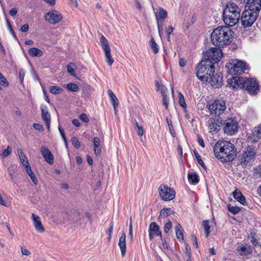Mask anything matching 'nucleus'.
<instances>
[{"label":"nucleus","mask_w":261,"mask_h":261,"mask_svg":"<svg viewBox=\"0 0 261 261\" xmlns=\"http://www.w3.org/2000/svg\"><path fill=\"white\" fill-rule=\"evenodd\" d=\"M215 157L223 163L232 161L237 155L235 146L229 141H218L213 147Z\"/></svg>","instance_id":"obj_1"},{"label":"nucleus","mask_w":261,"mask_h":261,"mask_svg":"<svg viewBox=\"0 0 261 261\" xmlns=\"http://www.w3.org/2000/svg\"><path fill=\"white\" fill-rule=\"evenodd\" d=\"M258 15L249 10H244L240 17L241 24L244 28L251 27L256 20Z\"/></svg>","instance_id":"obj_9"},{"label":"nucleus","mask_w":261,"mask_h":261,"mask_svg":"<svg viewBox=\"0 0 261 261\" xmlns=\"http://www.w3.org/2000/svg\"><path fill=\"white\" fill-rule=\"evenodd\" d=\"M74 67H75V65L72 62H70L67 67L68 72L73 76L75 75L74 69Z\"/></svg>","instance_id":"obj_43"},{"label":"nucleus","mask_w":261,"mask_h":261,"mask_svg":"<svg viewBox=\"0 0 261 261\" xmlns=\"http://www.w3.org/2000/svg\"><path fill=\"white\" fill-rule=\"evenodd\" d=\"M25 171L28 173V175L30 176V178L33 182V183L37 185H38V181L37 179V177L36 175H35L34 173L33 172V171L31 169V167L30 166H28L25 168Z\"/></svg>","instance_id":"obj_28"},{"label":"nucleus","mask_w":261,"mask_h":261,"mask_svg":"<svg viewBox=\"0 0 261 261\" xmlns=\"http://www.w3.org/2000/svg\"><path fill=\"white\" fill-rule=\"evenodd\" d=\"M28 52L30 55L32 57H40L43 55V51L36 47H32L30 48Z\"/></svg>","instance_id":"obj_30"},{"label":"nucleus","mask_w":261,"mask_h":261,"mask_svg":"<svg viewBox=\"0 0 261 261\" xmlns=\"http://www.w3.org/2000/svg\"><path fill=\"white\" fill-rule=\"evenodd\" d=\"M188 178L193 185H196L199 182L198 176L196 173H189L188 175Z\"/></svg>","instance_id":"obj_32"},{"label":"nucleus","mask_w":261,"mask_h":261,"mask_svg":"<svg viewBox=\"0 0 261 261\" xmlns=\"http://www.w3.org/2000/svg\"><path fill=\"white\" fill-rule=\"evenodd\" d=\"M194 153L196 157V160L197 162L201 165V166L203 168H206V166L203 161V160L201 159L200 155L198 153V152L196 150H194Z\"/></svg>","instance_id":"obj_35"},{"label":"nucleus","mask_w":261,"mask_h":261,"mask_svg":"<svg viewBox=\"0 0 261 261\" xmlns=\"http://www.w3.org/2000/svg\"><path fill=\"white\" fill-rule=\"evenodd\" d=\"M12 151V149L10 146H8L7 149H5L2 153V156L3 157H7L10 154Z\"/></svg>","instance_id":"obj_49"},{"label":"nucleus","mask_w":261,"mask_h":261,"mask_svg":"<svg viewBox=\"0 0 261 261\" xmlns=\"http://www.w3.org/2000/svg\"><path fill=\"white\" fill-rule=\"evenodd\" d=\"M238 250L241 255L247 256L252 254V247L250 245L245 244L238 247Z\"/></svg>","instance_id":"obj_23"},{"label":"nucleus","mask_w":261,"mask_h":261,"mask_svg":"<svg viewBox=\"0 0 261 261\" xmlns=\"http://www.w3.org/2000/svg\"><path fill=\"white\" fill-rule=\"evenodd\" d=\"M233 34V32L228 26L219 27L211 33L212 42L216 46L224 47L232 41Z\"/></svg>","instance_id":"obj_2"},{"label":"nucleus","mask_w":261,"mask_h":261,"mask_svg":"<svg viewBox=\"0 0 261 261\" xmlns=\"http://www.w3.org/2000/svg\"><path fill=\"white\" fill-rule=\"evenodd\" d=\"M93 145L94 147H97V146H100V142L99 138L95 137L93 139Z\"/></svg>","instance_id":"obj_60"},{"label":"nucleus","mask_w":261,"mask_h":261,"mask_svg":"<svg viewBox=\"0 0 261 261\" xmlns=\"http://www.w3.org/2000/svg\"><path fill=\"white\" fill-rule=\"evenodd\" d=\"M40 150L45 161L50 164H52L54 163V156L48 148L45 147H41Z\"/></svg>","instance_id":"obj_20"},{"label":"nucleus","mask_w":261,"mask_h":261,"mask_svg":"<svg viewBox=\"0 0 261 261\" xmlns=\"http://www.w3.org/2000/svg\"><path fill=\"white\" fill-rule=\"evenodd\" d=\"M174 28L172 26H169L168 28H166L165 32L167 35V40L170 41V35L172 33Z\"/></svg>","instance_id":"obj_51"},{"label":"nucleus","mask_w":261,"mask_h":261,"mask_svg":"<svg viewBox=\"0 0 261 261\" xmlns=\"http://www.w3.org/2000/svg\"><path fill=\"white\" fill-rule=\"evenodd\" d=\"M79 118L81 120L85 123H88L89 121V119L88 117L85 113L81 114L79 116Z\"/></svg>","instance_id":"obj_52"},{"label":"nucleus","mask_w":261,"mask_h":261,"mask_svg":"<svg viewBox=\"0 0 261 261\" xmlns=\"http://www.w3.org/2000/svg\"><path fill=\"white\" fill-rule=\"evenodd\" d=\"M94 150L96 155H98L101 154V149L100 146H97V147H94Z\"/></svg>","instance_id":"obj_63"},{"label":"nucleus","mask_w":261,"mask_h":261,"mask_svg":"<svg viewBox=\"0 0 261 261\" xmlns=\"http://www.w3.org/2000/svg\"><path fill=\"white\" fill-rule=\"evenodd\" d=\"M129 236L132 241L133 240V224L132 221L130 222L129 224Z\"/></svg>","instance_id":"obj_58"},{"label":"nucleus","mask_w":261,"mask_h":261,"mask_svg":"<svg viewBox=\"0 0 261 261\" xmlns=\"http://www.w3.org/2000/svg\"><path fill=\"white\" fill-rule=\"evenodd\" d=\"M106 62L109 66H111L113 64L114 62V59L112 56L106 58Z\"/></svg>","instance_id":"obj_64"},{"label":"nucleus","mask_w":261,"mask_h":261,"mask_svg":"<svg viewBox=\"0 0 261 261\" xmlns=\"http://www.w3.org/2000/svg\"><path fill=\"white\" fill-rule=\"evenodd\" d=\"M256 152L253 146H249L243 152L241 160L244 162H249L255 156Z\"/></svg>","instance_id":"obj_16"},{"label":"nucleus","mask_w":261,"mask_h":261,"mask_svg":"<svg viewBox=\"0 0 261 261\" xmlns=\"http://www.w3.org/2000/svg\"><path fill=\"white\" fill-rule=\"evenodd\" d=\"M162 96H163V99H162L163 104L164 105L166 109L167 110L168 109L169 97L167 96V95H165Z\"/></svg>","instance_id":"obj_48"},{"label":"nucleus","mask_w":261,"mask_h":261,"mask_svg":"<svg viewBox=\"0 0 261 261\" xmlns=\"http://www.w3.org/2000/svg\"><path fill=\"white\" fill-rule=\"evenodd\" d=\"M125 234L123 232L119 240V246L121 250L122 256H124L126 252V240H125Z\"/></svg>","instance_id":"obj_24"},{"label":"nucleus","mask_w":261,"mask_h":261,"mask_svg":"<svg viewBox=\"0 0 261 261\" xmlns=\"http://www.w3.org/2000/svg\"><path fill=\"white\" fill-rule=\"evenodd\" d=\"M71 143L75 148L79 149L80 147V143L76 137H72L71 138Z\"/></svg>","instance_id":"obj_47"},{"label":"nucleus","mask_w":261,"mask_h":261,"mask_svg":"<svg viewBox=\"0 0 261 261\" xmlns=\"http://www.w3.org/2000/svg\"><path fill=\"white\" fill-rule=\"evenodd\" d=\"M135 129L137 131L138 134L140 136H142L144 134V130L142 126H140L138 123L136 121L135 123Z\"/></svg>","instance_id":"obj_42"},{"label":"nucleus","mask_w":261,"mask_h":261,"mask_svg":"<svg viewBox=\"0 0 261 261\" xmlns=\"http://www.w3.org/2000/svg\"><path fill=\"white\" fill-rule=\"evenodd\" d=\"M227 84L233 89H245L248 93L255 95L259 90L258 85L254 79H247L239 76H233L227 81Z\"/></svg>","instance_id":"obj_3"},{"label":"nucleus","mask_w":261,"mask_h":261,"mask_svg":"<svg viewBox=\"0 0 261 261\" xmlns=\"http://www.w3.org/2000/svg\"><path fill=\"white\" fill-rule=\"evenodd\" d=\"M232 195L233 198L237 200L238 201L240 202L243 205H246L247 204V202L246 201V199L245 197L243 195L241 192L238 189H236L232 192Z\"/></svg>","instance_id":"obj_25"},{"label":"nucleus","mask_w":261,"mask_h":261,"mask_svg":"<svg viewBox=\"0 0 261 261\" xmlns=\"http://www.w3.org/2000/svg\"><path fill=\"white\" fill-rule=\"evenodd\" d=\"M209 82L211 86L216 88L221 87L223 83L222 76L218 73L212 74L209 77Z\"/></svg>","instance_id":"obj_17"},{"label":"nucleus","mask_w":261,"mask_h":261,"mask_svg":"<svg viewBox=\"0 0 261 261\" xmlns=\"http://www.w3.org/2000/svg\"><path fill=\"white\" fill-rule=\"evenodd\" d=\"M62 91V89L58 86H51L49 88V92L55 94H58Z\"/></svg>","instance_id":"obj_38"},{"label":"nucleus","mask_w":261,"mask_h":261,"mask_svg":"<svg viewBox=\"0 0 261 261\" xmlns=\"http://www.w3.org/2000/svg\"><path fill=\"white\" fill-rule=\"evenodd\" d=\"M172 227V223L171 221L169 220V221L166 223L164 227V231L166 233H168L169 230Z\"/></svg>","instance_id":"obj_54"},{"label":"nucleus","mask_w":261,"mask_h":261,"mask_svg":"<svg viewBox=\"0 0 261 261\" xmlns=\"http://www.w3.org/2000/svg\"><path fill=\"white\" fill-rule=\"evenodd\" d=\"M223 120L216 117L210 118L208 121V129L210 132H218L220 129V124L222 125Z\"/></svg>","instance_id":"obj_15"},{"label":"nucleus","mask_w":261,"mask_h":261,"mask_svg":"<svg viewBox=\"0 0 261 261\" xmlns=\"http://www.w3.org/2000/svg\"><path fill=\"white\" fill-rule=\"evenodd\" d=\"M241 15L236 14H230L229 12L227 13H223V20L224 23L229 27H232L237 24L240 19Z\"/></svg>","instance_id":"obj_11"},{"label":"nucleus","mask_w":261,"mask_h":261,"mask_svg":"<svg viewBox=\"0 0 261 261\" xmlns=\"http://www.w3.org/2000/svg\"><path fill=\"white\" fill-rule=\"evenodd\" d=\"M29 29V25L28 23L23 24L20 28V31L22 32H26Z\"/></svg>","instance_id":"obj_62"},{"label":"nucleus","mask_w":261,"mask_h":261,"mask_svg":"<svg viewBox=\"0 0 261 261\" xmlns=\"http://www.w3.org/2000/svg\"><path fill=\"white\" fill-rule=\"evenodd\" d=\"M222 57L221 49L217 47H213L206 50L204 53L203 60L206 61H211V64L218 62Z\"/></svg>","instance_id":"obj_5"},{"label":"nucleus","mask_w":261,"mask_h":261,"mask_svg":"<svg viewBox=\"0 0 261 261\" xmlns=\"http://www.w3.org/2000/svg\"><path fill=\"white\" fill-rule=\"evenodd\" d=\"M180 228L181 226L180 224H178L177 226H175V232L177 238L178 239H183L184 238L183 233L180 230Z\"/></svg>","instance_id":"obj_40"},{"label":"nucleus","mask_w":261,"mask_h":261,"mask_svg":"<svg viewBox=\"0 0 261 261\" xmlns=\"http://www.w3.org/2000/svg\"><path fill=\"white\" fill-rule=\"evenodd\" d=\"M254 174H255L256 176L261 177V167L260 166L254 168Z\"/></svg>","instance_id":"obj_55"},{"label":"nucleus","mask_w":261,"mask_h":261,"mask_svg":"<svg viewBox=\"0 0 261 261\" xmlns=\"http://www.w3.org/2000/svg\"><path fill=\"white\" fill-rule=\"evenodd\" d=\"M227 207L229 212L234 215L237 214L241 211V208L237 206H231L229 204L227 205Z\"/></svg>","instance_id":"obj_33"},{"label":"nucleus","mask_w":261,"mask_h":261,"mask_svg":"<svg viewBox=\"0 0 261 261\" xmlns=\"http://www.w3.org/2000/svg\"><path fill=\"white\" fill-rule=\"evenodd\" d=\"M41 110L42 118L45 122L47 128L49 129L50 123V116L48 113L47 107L46 106L42 105L41 106Z\"/></svg>","instance_id":"obj_22"},{"label":"nucleus","mask_w":261,"mask_h":261,"mask_svg":"<svg viewBox=\"0 0 261 261\" xmlns=\"http://www.w3.org/2000/svg\"><path fill=\"white\" fill-rule=\"evenodd\" d=\"M63 18L61 13L56 10H51L45 15V19L51 24H56Z\"/></svg>","instance_id":"obj_14"},{"label":"nucleus","mask_w":261,"mask_h":261,"mask_svg":"<svg viewBox=\"0 0 261 261\" xmlns=\"http://www.w3.org/2000/svg\"><path fill=\"white\" fill-rule=\"evenodd\" d=\"M33 126L35 129L39 132H42L44 130L43 125L39 123H34Z\"/></svg>","instance_id":"obj_56"},{"label":"nucleus","mask_w":261,"mask_h":261,"mask_svg":"<svg viewBox=\"0 0 261 261\" xmlns=\"http://www.w3.org/2000/svg\"><path fill=\"white\" fill-rule=\"evenodd\" d=\"M58 129L60 132V133L62 136L63 140H64V141H66V136H65V135L64 133V129L63 128H62L61 126L60 125L58 126Z\"/></svg>","instance_id":"obj_59"},{"label":"nucleus","mask_w":261,"mask_h":261,"mask_svg":"<svg viewBox=\"0 0 261 261\" xmlns=\"http://www.w3.org/2000/svg\"><path fill=\"white\" fill-rule=\"evenodd\" d=\"M21 253L23 255L28 256L31 254V252L26 248L21 247Z\"/></svg>","instance_id":"obj_61"},{"label":"nucleus","mask_w":261,"mask_h":261,"mask_svg":"<svg viewBox=\"0 0 261 261\" xmlns=\"http://www.w3.org/2000/svg\"><path fill=\"white\" fill-rule=\"evenodd\" d=\"M149 231L152 232L156 236H160L161 237L162 232L160 230L159 226L156 224V223L153 222H151L149 225Z\"/></svg>","instance_id":"obj_26"},{"label":"nucleus","mask_w":261,"mask_h":261,"mask_svg":"<svg viewBox=\"0 0 261 261\" xmlns=\"http://www.w3.org/2000/svg\"><path fill=\"white\" fill-rule=\"evenodd\" d=\"M246 63L241 61H232V62L227 63L225 68L227 72L232 75H240L244 72L245 69Z\"/></svg>","instance_id":"obj_6"},{"label":"nucleus","mask_w":261,"mask_h":261,"mask_svg":"<svg viewBox=\"0 0 261 261\" xmlns=\"http://www.w3.org/2000/svg\"><path fill=\"white\" fill-rule=\"evenodd\" d=\"M156 86L158 87V90H160L162 93V96L167 95V88L163 85H159V83L156 82Z\"/></svg>","instance_id":"obj_46"},{"label":"nucleus","mask_w":261,"mask_h":261,"mask_svg":"<svg viewBox=\"0 0 261 261\" xmlns=\"http://www.w3.org/2000/svg\"><path fill=\"white\" fill-rule=\"evenodd\" d=\"M17 152H18V154L20 160L21 161V163L22 164V165L24 167V168H25L26 167L28 166H30L22 150L21 149H18L17 150Z\"/></svg>","instance_id":"obj_27"},{"label":"nucleus","mask_w":261,"mask_h":261,"mask_svg":"<svg viewBox=\"0 0 261 261\" xmlns=\"http://www.w3.org/2000/svg\"><path fill=\"white\" fill-rule=\"evenodd\" d=\"M250 236V241L253 245L255 246H260V243L257 239V236H256L255 233H251Z\"/></svg>","instance_id":"obj_39"},{"label":"nucleus","mask_w":261,"mask_h":261,"mask_svg":"<svg viewBox=\"0 0 261 261\" xmlns=\"http://www.w3.org/2000/svg\"><path fill=\"white\" fill-rule=\"evenodd\" d=\"M224 133L227 135L232 136L235 134L238 130L239 124L237 121L233 117H228L225 120H223Z\"/></svg>","instance_id":"obj_7"},{"label":"nucleus","mask_w":261,"mask_h":261,"mask_svg":"<svg viewBox=\"0 0 261 261\" xmlns=\"http://www.w3.org/2000/svg\"><path fill=\"white\" fill-rule=\"evenodd\" d=\"M229 12L230 14H234L236 12L237 14H240L241 9L235 3L229 2L224 7L223 10V13H227Z\"/></svg>","instance_id":"obj_19"},{"label":"nucleus","mask_w":261,"mask_h":261,"mask_svg":"<svg viewBox=\"0 0 261 261\" xmlns=\"http://www.w3.org/2000/svg\"><path fill=\"white\" fill-rule=\"evenodd\" d=\"M111 102L112 103V105L114 107L115 111H116V108L118 106L119 102L117 98L116 97L115 98H113L111 100Z\"/></svg>","instance_id":"obj_57"},{"label":"nucleus","mask_w":261,"mask_h":261,"mask_svg":"<svg viewBox=\"0 0 261 261\" xmlns=\"http://www.w3.org/2000/svg\"><path fill=\"white\" fill-rule=\"evenodd\" d=\"M66 88L69 91L73 92H76L79 89V86L74 83L68 84L66 86Z\"/></svg>","instance_id":"obj_37"},{"label":"nucleus","mask_w":261,"mask_h":261,"mask_svg":"<svg viewBox=\"0 0 261 261\" xmlns=\"http://www.w3.org/2000/svg\"><path fill=\"white\" fill-rule=\"evenodd\" d=\"M208 109L211 114H215L217 117L221 118L220 115L226 109L225 102L218 99L211 101L208 105Z\"/></svg>","instance_id":"obj_8"},{"label":"nucleus","mask_w":261,"mask_h":261,"mask_svg":"<svg viewBox=\"0 0 261 261\" xmlns=\"http://www.w3.org/2000/svg\"><path fill=\"white\" fill-rule=\"evenodd\" d=\"M261 9V0H247L245 9L259 15Z\"/></svg>","instance_id":"obj_13"},{"label":"nucleus","mask_w":261,"mask_h":261,"mask_svg":"<svg viewBox=\"0 0 261 261\" xmlns=\"http://www.w3.org/2000/svg\"><path fill=\"white\" fill-rule=\"evenodd\" d=\"M0 85L4 87H8L9 85L7 79L0 72Z\"/></svg>","instance_id":"obj_41"},{"label":"nucleus","mask_w":261,"mask_h":261,"mask_svg":"<svg viewBox=\"0 0 261 261\" xmlns=\"http://www.w3.org/2000/svg\"><path fill=\"white\" fill-rule=\"evenodd\" d=\"M32 217L35 229L39 232H44L45 231V228L42 224L40 218L34 214H32Z\"/></svg>","instance_id":"obj_21"},{"label":"nucleus","mask_w":261,"mask_h":261,"mask_svg":"<svg viewBox=\"0 0 261 261\" xmlns=\"http://www.w3.org/2000/svg\"><path fill=\"white\" fill-rule=\"evenodd\" d=\"M151 49L154 54H156L159 51L158 45L156 43L154 39L152 38L150 41Z\"/></svg>","instance_id":"obj_36"},{"label":"nucleus","mask_w":261,"mask_h":261,"mask_svg":"<svg viewBox=\"0 0 261 261\" xmlns=\"http://www.w3.org/2000/svg\"><path fill=\"white\" fill-rule=\"evenodd\" d=\"M100 41L103 50L110 48L108 41L104 36L102 35L101 37Z\"/></svg>","instance_id":"obj_34"},{"label":"nucleus","mask_w":261,"mask_h":261,"mask_svg":"<svg viewBox=\"0 0 261 261\" xmlns=\"http://www.w3.org/2000/svg\"><path fill=\"white\" fill-rule=\"evenodd\" d=\"M154 13L157 20L159 33L161 36L163 30V21L167 17V12L163 8L160 7L158 11L156 12H154Z\"/></svg>","instance_id":"obj_12"},{"label":"nucleus","mask_w":261,"mask_h":261,"mask_svg":"<svg viewBox=\"0 0 261 261\" xmlns=\"http://www.w3.org/2000/svg\"><path fill=\"white\" fill-rule=\"evenodd\" d=\"M179 101L178 103L179 105L182 107V108H186V103L185 102V98L184 95L181 93H179L178 95Z\"/></svg>","instance_id":"obj_45"},{"label":"nucleus","mask_w":261,"mask_h":261,"mask_svg":"<svg viewBox=\"0 0 261 261\" xmlns=\"http://www.w3.org/2000/svg\"><path fill=\"white\" fill-rule=\"evenodd\" d=\"M174 214L175 212L171 208H164L161 211L159 218H166L170 215Z\"/></svg>","instance_id":"obj_29"},{"label":"nucleus","mask_w":261,"mask_h":261,"mask_svg":"<svg viewBox=\"0 0 261 261\" xmlns=\"http://www.w3.org/2000/svg\"><path fill=\"white\" fill-rule=\"evenodd\" d=\"M24 75H25L24 70L23 69H21L19 70V81H20V82L21 84H22L23 83V79L24 77Z\"/></svg>","instance_id":"obj_53"},{"label":"nucleus","mask_w":261,"mask_h":261,"mask_svg":"<svg viewBox=\"0 0 261 261\" xmlns=\"http://www.w3.org/2000/svg\"><path fill=\"white\" fill-rule=\"evenodd\" d=\"M7 23H8V28H9V30H10V33H11V34L12 35L13 37H14V38L17 40L18 39H17V37L12 28V25H11L9 21L8 20H7Z\"/></svg>","instance_id":"obj_50"},{"label":"nucleus","mask_w":261,"mask_h":261,"mask_svg":"<svg viewBox=\"0 0 261 261\" xmlns=\"http://www.w3.org/2000/svg\"><path fill=\"white\" fill-rule=\"evenodd\" d=\"M261 138V124L257 127H255L252 130L251 134H250L247 139L251 142H256Z\"/></svg>","instance_id":"obj_18"},{"label":"nucleus","mask_w":261,"mask_h":261,"mask_svg":"<svg viewBox=\"0 0 261 261\" xmlns=\"http://www.w3.org/2000/svg\"><path fill=\"white\" fill-rule=\"evenodd\" d=\"M158 190L161 198L164 201H170L175 197V190L164 184H161Z\"/></svg>","instance_id":"obj_10"},{"label":"nucleus","mask_w":261,"mask_h":261,"mask_svg":"<svg viewBox=\"0 0 261 261\" xmlns=\"http://www.w3.org/2000/svg\"><path fill=\"white\" fill-rule=\"evenodd\" d=\"M113 227H114L113 222H112L110 224V226L108 228V230L107 231V233L108 234V242L111 241V240L112 238V235L113 233Z\"/></svg>","instance_id":"obj_44"},{"label":"nucleus","mask_w":261,"mask_h":261,"mask_svg":"<svg viewBox=\"0 0 261 261\" xmlns=\"http://www.w3.org/2000/svg\"><path fill=\"white\" fill-rule=\"evenodd\" d=\"M213 222L210 220H204L203 221V226L205 230V234L206 238H207L210 233V227H211V224Z\"/></svg>","instance_id":"obj_31"},{"label":"nucleus","mask_w":261,"mask_h":261,"mask_svg":"<svg viewBox=\"0 0 261 261\" xmlns=\"http://www.w3.org/2000/svg\"><path fill=\"white\" fill-rule=\"evenodd\" d=\"M215 72V67L211 64V61L202 60L196 66L195 72L199 80L202 82H208L209 77Z\"/></svg>","instance_id":"obj_4"}]
</instances>
